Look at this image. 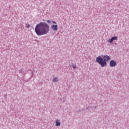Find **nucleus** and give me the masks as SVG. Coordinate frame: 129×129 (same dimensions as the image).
<instances>
[{"mask_svg": "<svg viewBox=\"0 0 129 129\" xmlns=\"http://www.w3.org/2000/svg\"><path fill=\"white\" fill-rule=\"evenodd\" d=\"M72 67H73V69H76V65L72 64Z\"/></svg>", "mask_w": 129, "mask_h": 129, "instance_id": "obj_12", "label": "nucleus"}, {"mask_svg": "<svg viewBox=\"0 0 129 129\" xmlns=\"http://www.w3.org/2000/svg\"><path fill=\"white\" fill-rule=\"evenodd\" d=\"M46 23H47V24H51V20L48 19V20L46 21Z\"/></svg>", "mask_w": 129, "mask_h": 129, "instance_id": "obj_11", "label": "nucleus"}, {"mask_svg": "<svg viewBox=\"0 0 129 129\" xmlns=\"http://www.w3.org/2000/svg\"><path fill=\"white\" fill-rule=\"evenodd\" d=\"M110 57L108 55H104L103 58L98 56L96 58V62L99 63V64L101 66V67H105V66H107V62L108 61H110Z\"/></svg>", "mask_w": 129, "mask_h": 129, "instance_id": "obj_2", "label": "nucleus"}, {"mask_svg": "<svg viewBox=\"0 0 129 129\" xmlns=\"http://www.w3.org/2000/svg\"><path fill=\"white\" fill-rule=\"evenodd\" d=\"M110 66L111 67H115V66H116V62L114 61V60H111L110 62Z\"/></svg>", "mask_w": 129, "mask_h": 129, "instance_id": "obj_9", "label": "nucleus"}, {"mask_svg": "<svg viewBox=\"0 0 129 129\" xmlns=\"http://www.w3.org/2000/svg\"><path fill=\"white\" fill-rule=\"evenodd\" d=\"M52 30L54 31V32H57L58 31V25H52L51 27Z\"/></svg>", "mask_w": 129, "mask_h": 129, "instance_id": "obj_6", "label": "nucleus"}, {"mask_svg": "<svg viewBox=\"0 0 129 129\" xmlns=\"http://www.w3.org/2000/svg\"><path fill=\"white\" fill-rule=\"evenodd\" d=\"M4 96H5V97H7V95H5Z\"/></svg>", "mask_w": 129, "mask_h": 129, "instance_id": "obj_15", "label": "nucleus"}, {"mask_svg": "<svg viewBox=\"0 0 129 129\" xmlns=\"http://www.w3.org/2000/svg\"><path fill=\"white\" fill-rule=\"evenodd\" d=\"M117 40H118V37H117V36H114L109 39L108 42L110 43V44H111V43L113 42V41H117Z\"/></svg>", "mask_w": 129, "mask_h": 129, "instance_id": "obj_4", "label": "nucleus"}, {"mask_svg": "<svg viewBox=\"0 0 129 129\" xmlns=\"http://www.w3.org/2000/svg\"><path fill=\"white\" fill-rule=\"evenodd\" d=\"M52 24H57V22L55 21H52Z\"/></svg>", "mask_w": 129, "mask_h": 129, "instance_id": "obj_13", "label": "nucleus"}, {"mask_svg": "<svg viewBox=\"0 0 129 129\" xmlns=\"http://www.w3.org/2000/svg\"><path fill=\"white\" fill-rule=\"evenodd\" d=\"M97 107V106H89L87 108V109H88L91 113H93V112H94V110L96 109Z\"/></svg>", "mask_w": 129, "mask_h": 129, "instance_id": "obj_3", "label": "nucleus"}, {"mask_svg": "<svg viewBox=\"0 0 129 129\" xmlns=\"http://www.w3.org/2000/svg\"><path fill=\"white\" fill-rule=\"evenodd\" d=\"M19 73H21L23 75H26L27 73V69L26 68H22L19 71Z\"/></svg>", "mask_w": 129, "mask_h": 129, "instance_id": "obj_5", "label": "nucleus"}, {"mask_svg": "<svg viewBox=\"0 0 129 129\" xmlns=\"http://www.w3.org/2000/svg\"><path fill=\"white\" fill-rule=\"evenodd\" d=\"M52 81L54 83H57V82L59 81V77L58 76L53 77L52 79Z\"/></svg>", "mask_w": 129, "mask_h": 129, "instance_id": "obj_8", "label": "nucleus"}, {"mask_svg": "<svg viewBox=\"0 0 129 129\" xmlns=\"http://www.w3.org/2000/svg\"><path fill=\"white\" fill-rule=\"evenodd\" d=\"M25 28H27V29H29L30 28V24H26L25 25Z\"/></svg>", "mask_w": 129, "mask_h": 129, "instance_id": "obj_10", "label": "nucleus"}, {"mask_svg": "<svg viewBox=\"0 0 129 129\" xmlns=\"http://www.w3.org/2000/svg\"><path fill=\"white\" fill-rule=\"evenodd\" d=\"M55 126L57 127L61 126V120L60 119H57L55 120Z\"/></svg>", "mask_w": 129, "mask_h": 129, "instance_id": "obj_7", "label": "nucleus"}, {"mask_svg": "<svg viewBox=\"0 0 129 129\" xmlns=\"http://www.w3.org/2000/svg\"><path fill=\"white\" fill-rule=\"evenodd\" d=\"M32 75H34V73L32 72Z\"/></svg>", "mask_w": 129, "mask_h": 129, "instance_id": "obj_14", "label": "nucleus"}, {"mask_svg": "<svg viewBox=\"0 0 129 129\" xmlns=\"http://www.w3.org/2000/svg\"><path fill=\"white\" fill-rule=\"evenodd\" d=\"M49 31H50L49 24L43 22H40L37 24L35 29V32L37 36L47 35V33H49Z\"/></svg>", "mask_w": 129, "mask_h": 129, "instance_id": "obj_1", "label": "nucleus"}]
</instances>
